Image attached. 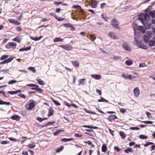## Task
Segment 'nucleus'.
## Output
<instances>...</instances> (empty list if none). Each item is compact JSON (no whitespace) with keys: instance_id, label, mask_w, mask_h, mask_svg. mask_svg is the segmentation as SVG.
<instances>
[{"instance_id":"obj_1","label":"nucleus","mask_w":155,"mask_h":155,"mask_svg":"<svg viewBox=\"0 0 155 155\" xmlns=\"http://www.w3.org/2000/svg\"><path fill=\"white\" fill-rule=\"evenodd\" d=\"M139 20L142 24H144L145 22V21H148L151 20V18L149 15L147 14H143L140 15V17L138 18Z\"/></svg>"},{"instance_id":"obj_2","label":"nucleus","mask_w":155,"mask_h":155,"mask_svg":"<svg viewBox=\"0 0 155 155\" xmlns=\"http://www.w3.org/2000/svg\"><path fill=\"white\" fill-rule=\"evenodd\" d=\"M134 43L137 47L144 49H146L147 47L143 44L141 43L140 41H137L135 37L134 38Z\"/></svg>"},{"instance_id":"obj_3","label":"nucleus","mask_w":155,"mask_h":155,"mask_svg":"<svg viewBox=\"0 0 155 155\" xmlns=\"http://www.w3.org/2000/svg\"><path fill=\"white\" fill-rule=\"evenodd\" d=\"M153 34L150 31H148L144 35L143 40L145 43H147L149 42V40L152 36Z\"/></svg>"},{"instance_id":"obj_4","label":"nucleus","mask_w":155,"mask_h":155,"mask_svg":"<svg viewBox=\"0 0 155 155\" xmlns=\"http://www.w3.org/2000/svg\"><path fill=\"white\" fill-rule=\"evenodd\" d=\"M118 22L115 19H113L111 21V24L112 27L116 29H119V27H118Z\"/></svg>"},{"instance_id":"obj_5","label":"nucleus","mask_w":155,"mask_h":155,"mask_svg":"<svg viewBox=\"0 0 155 155\" xmlns=\"http://www.w3.org/2000/svg\"><path fill=\"white\" fill-rule=\"evenodd\" d=\"M122 46L123 49L126 51H130L131 50L130 46L126 43H124L122 44Z\"/></svg>"},{"instance_id":"obj_6","label":"nucleus","mask_w":155,"mask_h":155,"mask_svg":"<svg viewBox=\"0 0 155 155\" xmlns=\"http://www.w3.org/2000/svg\"><path fill=\"white\" fill-rule=\"evenodd\" d=\"M59 46L67 51H69L72 49L73 48L71 46L68 45H60Z\"/></svg>"},{"instance_id":"obj_7","label":"nucleus","mask_w":155,"mask_h":155,"mask_svg":"<svg viewBox=\"0 0 155 155\" xmlns=\"http://www.w3.org/2000/svg\"><path fill=\"white\" fill-rule=\"evenodd\" d=\"M108 35L111 38L117 40L119 39V37L113 32H109L108 34Z\"/></svg>"},{"instance_id":"obj_8","label":"nucleus","mask_w":155,"mask_h":155,"mask_svg":"<svg viewBox=\"0 0 155 155\" xmlns=\"http://www.w3.org/2000/svg\"><path fill=\"white\" fill-rule=\"evenodd\" d=\"M134 96L136 97H138L140 94V91L138 87H135L133 91Z\"/></svg>"},{"instance_id":"obj_9","label":"nucleus","mask_w":155,"mask_h":155,"mask_svg":"<svg viewBox=\"0 0 155 155\" xmlns=\"http://www.w3.org/2000/svg\"><path fill=\"white\" fill-rule=\"evenodd\" d=\"M35 106V104L33 102H30L28 105L26 106L27 109L28 110L32 109Z\"/></svg>"},{"instance_id":"obj_10","label":"nucleus","mask_w":155,"mask_h":155,"mask_svg":"<svg viewBox=\"0 0 155 155\" xmlns=\"http://www.w3.org/2000/svg\"><path fill=\"white\" fill-rule=\"evenodd\" d=\"M13 59V57H11L8 58L7 59L4 60L3 61H2L0 63V64H5L6 63H8L10 62Z\"/></svg>"},{"instance_id":"obj_11","label":"nucleus","mask_w":155,"mask_h":155,"mask_svg":"<svg viewBox=\"0 0 155 155\" xmlns=\"http://www.w3.org/2000/svg\"><path fill=\"white\" fill-rule=\"evenodd\" d=\"M31 89L32 90H35L40 93H41L42 92V90L40 88L38 87V85L36 84L34 87H31Z\"/></svg>"},{"instance_id":"obj_12","label":"nucleus","mask_w":155,"mask_h":155,"mask_svg":"<svg viewBox=\"0 0 155 155\" xmlns=\"http://www.w3.org/2000/svg\"><path fill=\"white\" fill-rule=\"evenodd\" d=\"M117 118V117L114 115H110L109 116V117L107 118V120L111 121L112 120H114Z\"/></svg>"},{"instance_id":"obj_13","label":"nucleus","mask_w":155,"mask_h":155,"mask_svg":"<svg viewBox=\"0 0 155 155\" xmlns=\"http://www.w3.org/2000/svg\"><path fill=\"white\" fill-rule=\"evenodd\" d=\"M143 24L144 25L145 29H149L152 27L151 24L150 23H147L144 22V23Z\"/></svg>"},{"instance_id":"obj_14","label":"nucleus","mask_w":155,"mask_h":155,"mask_svg":"<svg viewBox=\"0 0 155 155\" xmlns=\"http://www.w3.org/2000/svg\"><path fill=\"white\" fill-rule=\"evenodd\" d=\"M91 76L96 80H99L101 78V75L100 74H92L91 75Z\"/></svg>"},{"instance_id":"obj_15","label":"nucleus","mask_w":155,"mask_h":155,"mask_svg":"<svg viewBox=\"0 0 155 155\" xmlns=\"http://www.w3.org/2000/svg\"><path fill=\"white\" fill-rule=\"evenodd\" d=\"M8 21L10 23L14 24L17 25H19L20 24L18 21H14L11 19H8Z\"/></svg>"},{"instance_id":"obj_16","label":"nucleus","mask_w":155,"mask_h":155,"mask_svg":"<svg viewBox=\"0 0 155 155\" xmlns=\"http://www.w3.org/2000/svg\"><path fill=\"white\" fill-rule=\"evenodd\" d=\"M122 76L125 79L132 80L131 76L130 74H123Z\"/></svg>"},{"instance_id":"obj_17","label":"nucleus","mask_w":155,"mask_h":155,"mask_svg":"<svg viewBox=\"0 0 155 155\" xmlns=\"http://www.w3.org/2000/svg\"><path fill=\"white\" fill-rule=\"evenodd\" d=\"M12 40L13 41H16L17 42L19 43L21 41V38L20 36H18L13 39Z\"/></svg>"},{"instance_id":"obj_18","label":"nucleus","mask_w":155,"mask_h":155,"mask_svg":"<svg viewBox=\"0 0 155 155\" xmlns=\"http://www.w3.org/2000/svg\"><path fill=\"white\" fill-rule=\"evenodd\" d=\"M20 118V117L18 115L16 114H15L11 117V118L12 119L16 120H19Z\"/></svg>"},{"instance_id":"obj_19","label":"nucleus","mask_w":155,"mask_h":155,"mask_svg":"<svg viewBox=\"0 0 155 155\" xmlns=\"http://www.w3.org/2000/svg\"><path fill=\"white\" fill-rule=\"evenodd\" d=\"M21 92V91L20 90H17L15 91H8V93H9V94L13 95L14 94H17L18 93L20 92Z\"/></svg>"},{"instance_id":"obj_20","label":"nucleus","mask_w":155,"mask_h":155,"mask_svg":"<svg viewBox=\"0 0 155 155\" xmlns=\"http://www.w3.org/2000/svg\"><path fill=\"white\" fill-rule=\"evenodd\" d=\"M53 110L51 107H50L48 109V116H51L53 114Z\"/></svg>"},{"instance_id":"obj_21","label":"nucleus","mask_w":155,"mask_h":155,"mask_svg":"<svg viewBox=\"0 0 155 155\" xmlns=\"http://www.w3.org/2000/svg\"><path fill=\"white\" fill-rule=\"evenodd\" d=\"M74 140L72 138H63L61 139V140L62 141L64 142H68L71 140Z\"/></svg>"},{"instance_id":"obj_22","label":"nucleus","mask_w":155,"mask_h":155,"mask_svg":"<svg viewBox=\"0 0 155 155\" xmlns=\"http://www.w3.org/2000/svg\"><path fill=\"white\" fill-rule=\"evenodd\" d=\"M124 152L128 154L130 153H132L133 152V150L131 148H128L125 150L124 151Z\"/></svg>"},{"instance_id":"obj_23","label":"nucleus","mask_w":155,"mask_h":155,"mask_svg":"<svg viewBox=\"0 0 155 155\" xmlns=\"http://www.w3.org/2000/svg\"><path fill=\"white\" fill-rule=\"evenodd\" d=\"M133 62L131 60H128L125 61V64L128 66H130L132 65Z\"/></svg>"},{"instance_id":"obj_24","label":"nucleus","mask_w":155,"mask_h":155,"mask_svg":"<svg viewBox=\"0 0 155 155\" xmlns=\"http://www.w3.org/2000/svg\"><path fill=\"white\" fill-rule=\"evenodd\" d=\"M11 104L9 102H6L2 101V100H0V105H9Z\"/></svg>"},{"instance_id":"obj_25","label":"nucleus","mask_w":155,"mask_h":155,"mask_svg":"<svg viewBox=\"0 0 155 155\" xmlns=\"http://www.w3.org/2000/svg\"><path fill=\"white\" fill-rule=\"evenodd\" d=\"M72 64L75 68H78L79 67V63L76 61H72Z\"/></svg>"},{"instance_id":"obj_26","label":"nucleus","mask_w":155,"mask_h":155,"mask_svg":"<svg viewBox=\"0 0 155 155\" xmlns=\"http://www.w3.org/2000/svg\"><path fill=\"white\" fill-rule=\"evenodd\" d=\"M63 41V39L60 37L56 38L53 40L54 42L62 41Z\"/></svg>"},{"instance_id":"obj_27","label":"nucleus","mask_w":155,"mask_h":155,"mask_svg":"<svg viewBox=\"0 0 155 155\" xmlns=\"http://www.w3.org/2000/svg\"><path fill=\"white\" fill-rule=\"evenodd\" d=\"M42 36H40L38 37H35L34 38L32 37H31V38L33 40H34L35 41H37L40 40L42 38Z\"/></svg>"},{"instance_id":"obj_28","label":"nucleus","mask_w":155,"mask_h":155,"mask_svg":"<svg viewBox=\"0 0 155 155\" xmlns=\"http://www.w3.org/2000/svg\"><path fill=\"white\" fill-rule=\"evenodd\" d=\"M107 149V146L105 144H103L102 145V151L103 152H105Z\"/></svg>"},{"instance_id":"obj_29","label":"nucleus","mask_w":155,"mask_h":155,"mask_svg":"<svg viewBox=\"0 0 155 155\" xmlns=\"http://www.w3.org/2000/svg\"><path fill=\"white\" fill-rule=\"evenodd\" d=\"M85 81V79H82L79 80V83L80 84L83 85L84 84Z\"/></svg>"},{"instance_id":"obj_30","label":"nucleus","mask_w":155,"mask_h":155,"mask_svg":"<svg viewBox=\"0 0 155 155\" xmlns=\"http://www.w3.org/2000/svg\"><path fill=\"white\" fill-rule=\"evenodd\" d=\"M92 2V5H91V7L93 8H95L96 7L97 5V4L96 3L95 0H91Z\"/></svg>"},{"instance_id":"obj_31","label":"nucleus","mask_w":155,"mask_h":155,"mask_svg":"<svg viewBox=\"0 0 155 155\" xmlns=\"http://www.w3.org/2000/svg\"><path fill=\"white\" fill-rule=\"evenodd\" d=\"M84 143H87L89 145H90L91 147H94V145L92 144V143L90 141H84Z\"/></svg>"},{"instance_id":"obj_32","label":"nucleus","mask_w":155,"mask_h":155,"mask_svg":"<svg viewBox=\"0 0 155 155\" xmlns=\"http://www.w3.org/2000/svg\"><path fill=\"white\" fill-rule=\"evenodd\" d=\"M138 30H140L142 33H144L145 32L144 29L142 26H140L138 27Z\"/></svg>"},{"instance_id":"obj_33","label":"nucleus","mask_w":155,"mask_h":155,"mask_svg":"<svg viewBox=\"0 0 155 155\" xmlns=\"http://www.w3.org/2000/svg\"><path fill=\"white\" fill-rule=\"evenodd\" d=\"M149 42V46H152L154 45L155 44V43L152 41V40H150Z\"/></svg>"},{"instance_id":"obj_34","label":"nucleus","mask_w":155,"mask_h":155,"mask_svg":"<svg viewBox=\"0 0 155 155\" xmlns=\"http://www.w3.org/2000/svg\"><path fill=\"white\" fill-rule=\"evenodd\" d=\"M119 134L121 137L122 139H123L125 137V136L124 133L122 131H120L119 132Z\"/></svg>"},{"instance_id":"obj_35","label":"nucleus","mask_w":155,"mask_h":155,"mask_svg":"<svg viewBox=\"0 0 155 155\" xmlns=\"http://www.w3.org/2000/svg\"><path fill=\"white\" fill-rule=\"evenodd\" d=\"M98 102H104L107 103L108 102V101L106 100L103 97H101V99L98 100Z\"/></svg>"},{"instance_id":"obj_36","label":"nucleus","mask_w":155,"mask_h":155,"mask_svg":"<svg viewBox=\"0 0 155 155\" xmlns=\"http://www.w3.org/2000/svg\"><path fill=\"white\" fill-rule=\"evenodd\" d=\"M111 58L114 60H116L118 59H120V56H118L114 55L113 57Z\"/></svg>"},{"instance_id":"obj_37","label":"nucleus","mask_w":155,"mask_h":155,"mask_svg":"<svg viewBox=\"0 0 155 155\" xmlns=\"http://www.w3.org/2000/svg\"><path fill=\"white\" fill-rule=\"evenodd\" d=\"M8 45L9 46L12 47H16V44L13 42H9L8 43Z\"/></svg>"},{"instance_id":"obj_38","label":"nucleus","mask_w":155,"mask_h":155,"mask_svg":"<svg viewBox=\"0 0 155 155\" xmlns=\"http://www.w3.org/2000/svg\"><path fill=\"white\" fill-rule=\"evenodd\" d=\"M149 15L153 18L155 17V13L154 12L150 11L149 13Z\"/></svg>"},{"instance_id":"obj_39","label":"nucleus","mask_w":155,"mask_h":155,"mask_svg":"<svg viewBox=\"0 0 155 155\" xmlns=\"http://www.w3.org/2000/svg\"><path fill=\"white\" fill-rule=\"evenodd\" d=\"M28 69L31 70L33 72L35 73L36 72V70L34 68L32 67H30L28 68Z\"/></svg>"},{"instance_id":"obj_40","label":"nucleus","mask_w":155,"mask_h":155,"mask_svg":"<svg viewBox=\"0 0 155 155\" xmlns=\"http://www.w3.org/2000/svg\"><path fill=\"white\" fill-rule=\"evenodd\" d=\"M37 81L38 82L39 84L41 85L44 84V81L40 78L37 79Z\"/></svg>"},{"instance_id":"obj_41","label":"nucleus","mask_w":155,"mask_h":155,"mask_svg":"<svg viewBox=\"0 0 155 155\" xmlns=\"http://www.w3.org/2000/svg\"><path fill=\"white\" fill-rule=\"evenodd\" d=\"M8 56L7 55H5L2 56L0 58V60H2L5 59L8 57Z\"/></svg>"},{"instance_id":"obj_42","label":"nucleus","mask_w":155,"mask_h":155,"mask_svg":"<svg viewBox=\"0 0 155 155\" xmlns=\"http://www.w3.org/2000/svg\"><path fill=\"white\" fill-rule=\"evenodd\" d=\"M64 149V147L63 146H61L59 148H58L56 151L57 152H60L62 151Z\"/></svg>"},{"instance_id":"obj_43","label":"nucleus","mask_w":155,"mask_h":155,"mask_svg":"<svg viewBox=\"0 0 155 155\" xmlns=\"http://www.w3.org/2000/svg\"><path fill=\"white\" fill-rule=\"evenodd\" d=\"M35 144L34 143L30 144L28 145V147L29 148H32L35 147Z\"/></svg>"},{"instance_id":"obj_44","label":"nucleus","mask_w":155,"mask_h":155,"mask_svg":"<svg viewBox=\"0 0 155 155\" xmlns=\"http://www.w3.org/2000/svg\"><path fill=\"white\" fill-rule=\"evenodd\" d=\"M146 114H147V117L149 119H150V118L152 117L151 116V114L150 113L147 112H146Z\"/></svg>"},{"instance_id":"obj_45","label":"nucleus","mask_w":155,"mask_h":155,"mask_svg":"<svg viewBox=\"0 0 155 155\" xmlns=\"http://www.w3.org/2000/svg\"><path fill=\"white\" fill-rule=\"evenodd\" d=\"M52 101H53V102L56 105L58 106V105H60V103L57 101H56L53 99H52Z\"/></svg>"},{"instance_id":"obj_46","label":"nucleus","mask_w":155,"mask_h":155,"mask_svg":"<svg viewBox=\"0 0 155 155\" xmlns=\"http://www.w3.org/2000/svg\"><path fill=\"white\" fill-rule=\"evenodd\" d=\"M17 82V81L16 80H12L11 81L8 82V84H12Z\"/></svg>"},{"instance_id":"obj_47","label":"nucleus","mask_w":155,"mask_h":155,"mask_svg":"<svg viewBox=\"0 0 155 155\" xmlns=\"http://www.w3.org/2000/svg\"><path fill=\"white\" fill-rule=\"evenodd\" d=\"M153 144V143L151 142H147L146 143H145L144 145V146L145 147H147L148 146L150 145Z\"/></svg>"},{"instance_id":"obj_48","label":"nucleus","mask_w":155,"mask_h":155,"mask_svg":"<svg viewBox=\"0 0 155 155\" xmlns=\"http://www.w3.org/2000/svg\"><path fill=\"white\" fill-rule=\"evenodd\" d=\"M139 138L142 139H144L147 138V136H145L144 135H141L139 136Z\"/></svg>"},{"instance_id":"obj_49","label":"nucleus","mask_w":155,"mask_h":155,"mask_svg":"<svg viewBox=\"0 0 155 155\" xmlns=\"http://www.w3.org/2000/svg\"><path fill=\"white\" fill-rule=\"evenodd\" d=\"M72 7L73 8H78L80 9H81V6H80L79 5H73Z\"/></svg>"},{"instance_id":"obj_50","label":"nucleus","mask_w":155,"mask_h":155,"mask_svg":"<svg viewBox=\"0 0 155 155\" xmlns=\"http://www.w3.org/2000/svg\"><path fill=\"white\" fill-rule=\"evenodd\" d=\"M55 18L58 21H62L64 20V18H61L59 17H57L56 16H55Z\"/></svg>"},{"instance_id":"obj_51","label":"nucleus","mask_w":155,"mask_h":155,"mask_svg":"<svg viewBox=\"0 0 155 155\" xmlns=\"http://www.w3.org/2000/svg\"><path fill=\"white\" fill-rule=\"evenodd\" d=\"M71 25L70 23H65L64 24L63 26L65 27L70 28Z\"/></svg>"},{"instance_id":"obj_52","label":"nucleus","mask_w":155,"mask_h":155,"mask_svg":"<svg viewBox=\"0 0 155 155\" xmlns=\"http://www.w3.org/2000/svg\"><path fill=\"white\" fill-rule=\"evenodd\" d=\"M130 129L133 130H138L139 129V128H138L137 127H130Z\"/></svg>"},{"instance_id":"obj_53","label":"nucleus","mask_w":155,"mask_h":155,"mask_svg":"<svg viewBox=\"0 0 155 155\" xmlns=\"http://www.w3.org/2000/svg\"><path fill=\"white\" fill-rule=\"evenodd\" d=\"M18 96H20V97L22 98H23L24 99L25 98V96L23 94H18Z\"/></svg>"},{"instance_id":"obj_54","label":"nucleus","mask_w":155,"mask_h":155,"mask_svg":"<svg viewBox=\"0 0 155 155\" xmlns=\"http://www.w3.org/2000/svg\"><path fill=\"white\" fill-rule=\"evenodd\" d=\"M102 18H103L106 21H107V18L105 16H104V15L103 14H102L101 15Z\"/></svg>"},{"instance_id":"obj_55","label":"nucleus","mask_w":155,"mask_h":155,"mask_svg":"<svg viewBox=\"0 0 155 155\" xmlns=\"http://www.w3.org/2000/svg\"><path fill=\"white\" fill-rule=\"evenodd\" d=\"M143 123L146 124H150L153 123V122L150 121H143Z\"/></svg>"},{"instance_id":"obj_56","label":"nucleus","mask_w":155,"mask_h":155,"mask_svg":"<svg viewBox=\"0 0 155 155\" xmlns=\"http://www.w3.org/2000/svg\"><path fill=\"white\" fill-rule=\"evenodd\" d=\"M146 64L144 63H140L139 65V67H143L145 66Z\"/></svg>"},{"instance_id":"obj_57","label":"nucleus","mask_w":155,"mask_h":155,"mask_svg":"<svg viewBox=\"0 0 155 155\" xmlns=\"http://www.w3.org/2000/svg\"><path fill=\"white\" fill-rule=\"evenodd\" d=\"M91 38V39L92 41H94L96 39V38L93 35H91L90 36Z\"/></svg>"},{"instance_id":"obj_58","label":"nucleus","mask_w":155,"mask_h":155,"mask_svg":"<svg viewBox=\"0 0 155 155\" xmlns=\"http://www.w3.org/2000/svg\"><path fill=\"white\" fill-rule=\"evenodd\" d=\"M55 123V121H53V122H48L46 125H45L44 126H43V127H44L45 126H47L49 124H54Z\"/></svg>"},{"instance_id":"obj_59","label":"nucleus","mask_w":155,"mask_h":155,"mask_svg":"<svg viewBox=\"0 0 155 155\" xmlns=\"http://www.w3.org/2000/svg\"><path fill=\"white\" fill-rule=\"evenodd\" d=\"M9 139L11 141H16L17 140V139L14 138L12 137H10L9 138Z\"/></svg>"},{"instance_id":"obj_60","label":"nucleus","mask_w":155,"mask_h":155,"mask_svg":"<svg viewBox=\"0 0 155 155\" xmlns=\"http://www.w3.org/2000/svg\"><path fill=\"white\" fill-rule=\"evenodd\" d=\"M49 20H50L49 19H47L46 18H43L42 19V20H41V21L44 22V21H48Z\"/></svg>"},{"instance_id":"obj_61","label":"nucleus","mask_w":155,"mask_h":155,"mask_svg":"<svg viewBox=\"0 0 155 155\" xmlns=\"http://www.w3.org/2000/svg\"><path fill=\"white\" fill-rule=\"evenodd\" d=\"M120 111L121 113H125L126 111V110L124 108H121L120 109Z\"/></svg>"},{"instance_id":"obj_62","label":"nucleus","mask_w":155,"mask_h":155,"mask_svg":"<svg viewBox=\"0 0 155 155\" xmlns=\"http://www.w3.org/2000/svg\"><path fill=\"white\" fill-rule=\"evenodd\" d=\"M9 142L8 141H1V143L2 144H6L8 143Z\"/></svg>"},{"instance_id":"obj_63","label":"nucleus","mask_w":155,"mask_h":155,"mask_svg":"<svg viewBox=\"0 0 155 155\" xmlns=\"http://www.w3.org/2000/svg\"><path fill=\"white\" fill-rule=\"evenodd\" d=\"M17 30L18 31H21V28L19 26H18L16 28Z\"/></svg>"},{"instance_id":"obj_64","label":"nucleus","mask_w":155,"mask_h":155,"mask_svg":"<svg viewBox=\"0 0 155 155\" xmlns=\"http://www.w3.org/2000/svg\"><path fill=\"white\" fill-rule=\"evenodd\" d=\"M74 135L77 137H81L82 136V135L79 134H75Z\"/></svg>"}]
</instances>
